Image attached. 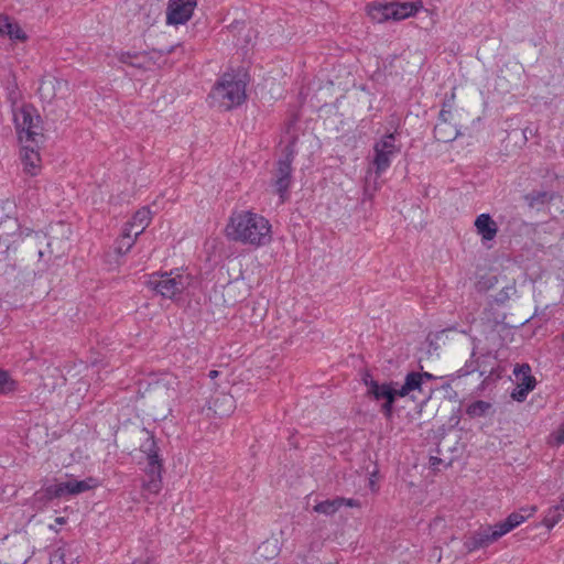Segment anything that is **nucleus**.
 <instances>
[{
  "mask_svg": "<svg viewBox=\"0 0 564 564\" xmlns=\"http://www.w3.org/2000/svg\"><path fill=\"white\" fill-rule=\"evenodd\" d=\"M228 241L259 249L273 240L271 221L252 208L234 209L224 227Z\"/></svg>",
  "mask_w": 564,
  "mask_h": 564,
  "instance_id": "1",
  "label": "nucleus"
},
{
  "mask_svg": "<svg viewBox=\"0 0 564 564\" xmlns=\"http://www.w3.org/2000/svg\"><path fill=\"white\" fill-rule=\"evenodd\" d=\"M145 286L165 300L178 301L193 284V275L183 268L145 275Z\"/></svg>",
  "mask_w": 564,
  "mask_h": 564,
  "instance_id": "2",
  "label": "nucleus"
},
{
  "mask_svg": "<svg viewBox=\"0 0 564 564\" xmlns=\"http://www.w3.org/2000/svg\"><path fill=\"white\" fill-rule=\"evenodd\" d=\"M209 97L224 110L241 106L247 99L246 75L235 72L223 74L213 87Z\"/></svg>",
  "mask_w": 564,
  "mask_h": 564,
  "instance_id": "3",
  "label": "nucleus"
},
{
  "mask_svg": "<svg viewBox=\"0 0 564 564\" xmlns=\"http://www.w3.org/2000/svg\"><path fill=\"white\" fill-rule=\"evenodd\" d=\"M536 512V507H523L517 512L510 513L507 519L495 525H488L480 529L476 533V544L487 545L490 544L501 536L506 535L513 529L521 525L527 519L531 518Z\"/></svg>",
  "mask_w": 564,
  "mask_h": 564,
  "instance_id": "4",
  "label": "nucleus"
},
{
  "mask_svg": "<svg viewBox=\"0 0 564 564\" xmlns=\"http://www.w3.org/2000/svg\"><path fill=\"white\" fill-rule=\"evenodd\" d=\"M12 116L18 143H28L42 139L41 118L32 106H14L12 108Z\"/></svg>",
  "mask_w": 564,
  "mask_h": 564,
  "instance_id": "5",
  "label": "nucleus"
},
{
  "mask_svg": "<svg viewBox=\"0 0 564 564\" xmlns=\"http://www.w3.org/2000/svg\"><path fill=\"white\" fill-rule=\"evenodd\" d=\"M367 387V393L376 401L380 402L381 411L386 419H391L393 415V403L397 398H399L398 393V382L395 381H386L379 382L377 380H365Z\"/></svg>",
  "mask_w": 564,
  "mask_h": 564,
  "instance_id": "6",
  "label": "nucleus"
},
{
  "mask_svg": "<svg viewBox=\"0 0 564 564\" xmlns=\"http://www.w3.org/2000/svg\"><path fill=\"white\" fill-rule=\"evenodd\" d=\"M400 152L394 133H387L373 144L372 165L377 175L384 173L391 165L394 156Z\"/></svg>",
  "mask_w": 564,
  "mask_h": 564,
  "instance_id": "7",
  "label": "nucleus"
},
{
  "mask_svg": "<svg viewBox=\"0 0 564 564\" xmlns=\"http://www.w3.org/2000/svg\"><path fill=\"white\" fill-rule=\"evenodd\" d=\"M19 160L25 175L30 177L40 175L43 169L41 139L28 143H19Z\"/></svg>",
  "mask_w": 564,
  "mask_h": 564,
  "instance_id": "8",
  "label": "nucleus"
},
{
  "mask_svg": "<svg viewBox=\"0 0 564 564\" xmlns=\"http://www.w3.org/2000/svg\"><path fill=\"white\" fill-rule=\"evenodd\" d=\"M292 158L285 156L278 161L276 171L274 173L272 185L279 195L281 203H284L290 196V188L293 183L292 177Z\"/></svg>",
  "mask_w": 564,
  "mask_h": 564,
  "instance_id": "9",
  "label": "nucleus"
},
{
  "mask_svg": "<svg viewBox=\"0 0 564 564\" xmlns=\"http://www.w3.org/2000/svg\"><path fill=\"white\" fill-rule=\"evenodd\" d=\"M145 473L148 480L142 485L143 490L151 495H158L162 488V464L154 443H152V447L148 452V467Z\"/></svg>",
  "mask_w": 564,
  "mask_h": 564,
  "instance_id": "10",
  "label": "nucleus"
},
{
  "mask_svg": "<svg viewBox=\"0 0 564 564\" xmlns=\"http://www.w3.org/2000/svg\"><path fill=\"white\" fill-rule=\"evenodd\" d=\"M196 0H169L166 8L167 25H184L193 17Z\"/></svg>",
  "mask_w": 564,
  "mask_h": 564,
  "instance_id": "11",
  "label": "nucleus"
},
{
  "mask_svg": "<svg viewBox=\"0 0 564 564\" xmlns=\"http://www.w3.org/2000/svg\"><path fill=\"white\" fill-rule=\"evenodd\" d=\"M44 497L47 500L74 496V477L66 475L65 480H58L54 484L46 485L43 488Z\"/></svg>",
  "mask_w": 564,
  "mask_h": 564,
  "instance_id": "12",
  "label": "nucleus"
},
{
  "mask_svg": "<svg viewBox=\"0 0 564 564\" xmlns=\"http://www.w3.org/2000/svg\"><path fill=\"white\" fill-rule=\"evenodd\" d=\"M474 226L482 242L494 240L499 230L498 224L487 213L478 215Z\"/></svg>",
  "mask_w": 564,
  "mask_h": 564,
  "instance_id": "13",
  "label": "nucleus"
},
{
  "mask_svg": "<svg viewBox=\"0 0 564 564\" xmlns=\"http://www.w3.org/2000/svg\"><path fill=\"white\" fill-rule=\"evenodd\" d=\"M0 36H8L12 42H26L28 34L15 21L0 13Z\"/></svg>",
  "mask_w": 564,
  "mask_h": 564,
  "instance_id": "14",
  "label": "nucleus"
},
{
  "mask_svg": "<svg viewBox=\"0 0 564 564\" xmlns=\"http://www.w3.org/2000/svg\"><path fill=\"white\" fill-rule=\"evenodd\" d=\"M151 209L149 207H142L133 214L132 218L124 225L123 228L139 237L151 224Z\"/></svg>",
  "mask_w": 564,
  "mask_h": 564,
  "instance_id": "15",
  "label": "nucleus"
},
{
  "mask_svg": "<svg viewBox=\"0 0 564 564\" xmlns=\"http://www.w3.org/2000/svg\"><path fill=\"white\" fill-rule=\"evenodd\" d=\"M392 2L373 1L367 4L366 13L375 23H383L393 20Z\"/></svg>",
  "mask_w": 564,
  "mask_h": 564,
  "instance_id": "16",
  "label": "nucleus"
},
{
  "mask_svg": "<svg viewBox=\"0 0 564 564\" xmlns=\"http://www.w3.org/2000/svg\"><path fill=\"white\" fill-rule=\"evenodd\" d=\"M63 88H67V82L54 76H48L41 82L39 91L42 98L51 100L59 97Z\"/></svg>",
  "mask_w": 564,
  "mask_h": 564,
  "instance_id": "17",
  "label": "nucleus"
},
{
  "mask_svg": "<svg viewBox=\"0 0 564 564\" xmlns=\"http://www.w3.org/2000/svg\"><path fill=\"white\" fill-rule=\"evenodd\" d=\"M392 8L393 21H401L414 17L421 11L423 9V2L421 0L413 2H392Z\"/></svg>",
  "mask_w": 564,
  "mask_h": 564,
  "instance_id": "18",
  "label": "nucleus"
},
{
  "mask_svg": "<svg viewBox=\"0 0 564 564\" xmlns=\"http://www.w3.org/2000/svg\"><path fill=\"white\" fill-rule=\"evenodd\" d=\"M424 382V375H420V372H409L405 376L404 383L398 384V393L399 398H404L410 395L412 392L421 391L422 384Z\"/></svg>",
  "mask_w": 564,
  "mask_h": 564,
  "instance_id": "19",
  "label": "nucleus"
},
{
  "mask_svg": "<svg viewBox=\"0 0 564 564\" xmlns=\"http://www.w3.org/2000/svg\"><path fill=\"white\" fill-rule=\"evenodd\" d=\"M517 378V386L532 391L535 388V378L531 375V368L528 364L518 365L513 371Z\"/></svg>",
  "mask_w": 564,
  "mask_h": 564,
  "instance_id": "20",
  "label": "nucleus"
},
{
  "mask_svg": "<svg viewBox=\"0 0 564 564\" xmlns=\"http://www.w3.org/2000/svg\"><path fill=\"white\" fill-rule=\"evenodd\" d=\"M137 238L138 236L123 228L120 238L116 241L117 253L126 254L133 247Z\"/></svg>",
  "mask_w": 564,
  "mask_h": 564,
  "instance_id": "21",
  "label": "nucleus"
},
{
  "mask_svg": "<svg viewBox=\"0 0 564 564\" xmlns=\"http://www.w3.org/2000/svg\"><path fill=\"white\" fill-rule=\"evenodd\" d=\"M564 512L562 505L553 506L545 512L542 524L551 530L562 520Z\"/></svg>",
  "mask_w": 564,
  "mask_h": 564,
  "instance_id": "22",
  "label": "nucleus"
},
{
  "mask_svg": "<svg viewBox=\"0 0 564 564\" xmlns=\"http://www.w3.org/2000/svg\"><path fill=\"white\" fill-rule=\"evenodd\" d=\"M235 410V400L230 394H223L215 401V413L219 416H226Z\"/></svg>",
  "mask_w": 564,
  "mask_h": 564,
  "instance_id": "23",
  "label": "nucleus"
},
{
  "mask_svg": "<svg viewBox=\"0 0 564 564\" xmlns=\"http://www.w3.org/2000/svg\"><path fill=\"white\" fill-rule=\"evenodd\" d=\"M101 485V481L96 477H87L83 480H78L74 477V496L80 495L83 492L94 490Z\"/></svg>",
  "mask_w": 564,
  "mask_h": 564,
  "instance_id": "24",
  "label": "nucleus"
},
{
  "mask_svg": "<svg viewBox=\"0 0 564 564\" xmlns=\"http://www.w3.org/2000/svg\"><path fill=\"white\" fill-rule=\"evenodd\" d=\"M18 390V382L9 371L0 370V395H9Z\"/></svg>",
  "mask_w": 564,
  "mask_h": 564,
  "instance_id": "25",
  "label": "nucleus"
},
{
  "mask_svg": "<svg viewBox=\"0 0 564 564\" xmlns=\"http://www.w3.org/2000/svg\"><path fill=\"white\" fill-rule=\"evenodd\" d=\"M343 507V500H339V497L325 500L314 506V511L317 513H323L325 516H332L336 513Z\"/></svg>",
  "mask_w": 564,
  "mask_h": 564,
  "instance_id": "26",
  "label": "nucleus"
},
{
  "mask_svg": "<svg viewBox=\"0 0 564 564\" xmlns=\"http://www.w3.org/2000/svg\"><path fill=\"white\" fill-rule=\"evenodd\" d=\"M446 111L442 110L440 113V122L435 126L434 132L437 140L443 142H448L454 140L457 137V131L454 130L448 135H444L443 131L446 128V118H445Z\"/></svg>",
  "mask_w": 564,
  "mask_h": 564,
  "instance_id": "27",
  "label": "nucleus"
},
{
  "mask_svg": "<svg viewBox=\"0 0 564 564\" xmlns=\"http://www.w3.org/2000/svg\"><path fill=\"white\" fill-rule=\"evenodd\" d=\"M490 408H491V404L489 402L478 400V401L470 403L467 406L466 412L469 416L479 417V416L485 415Z\"/></svg>",
  "mask_w": 564,
  "mask_h": 564,
  "instance_id": "28",
  "label": "nucleus"
},
{
  "mask_svg": "<svg viewBox=\"0 0 564 564\" xmlns=\"http://www.w3.org/2000/svg\"><path fill=\"white\" fill-rule=\"evenodd\" d=\"M546 443L551 447H561L564 445V421L549 434Z\"/></svg>",
  "mask_w": 564,
  "mask_h": 564,
  "instance_id": "29",
  "label": "nucleus"
},
{
  "mask_svg": "<svg viewBox=\"0 0 564 564\" xmlns=\"http://www.w3.org/2000/svg\"><path fill=\"white\" fill-rule=\"evenodd\" d=\"M66 555L67 544L57 546L50 554V564H65Z\"/></svg>",
  "mask_w": 564,
  "mask_h": 564,
  "instance_id": "30",
  "label": "nucleus"
},
{
  "mask_svg": "<svg viewBox=\"0 0 564 564\" xmlns=\"http://www.w3.org/2000/svg\"><path fill=\"white\" fill-rule=\"evenodd\" d=\"M10 221H11V224L14 227V231L12 232V236H17L18 237L12 242L22 241L25 237H29L31 235L32 230L29 229V228L22 229L21 226L18 224V221L15 219H12Z\"/></svg>",
  "mask_w": 564,
  "mask_h": 564,
  "instance_id": "31",
  "label": "nucleus"
},
{
  "mask_svg": "<svg viewBox=\"0 0 564 564\" xmlns=\"http://www.w3.org/2000/svg\"><path fill=\"white\" fill-rule=\"evenodd\" d=\"M530 392L531 391L517 386L516 389L512 391L511 397L513 400L522 402L527 399V397Z\"/></svg>",
  "mask_w": 564,
  "mask_h": 564,
  "instance_id": "32",
  "label": "nucleus"
},
{
  "mask_svg": "<svg viewBox=\"0 0 564 564\" xmlns=\"http://www.w3.org/2000/svg\"><path fill=\"white\" fill-rule=\"evenodd\" d=\"M339 500H343V507H349V508H359L360 507V502L356 499H351V498H339Z\"/></svg>",
  "mask_w": 564,
  "mask_h": 564,
  "instance_id": "33",
  "label": "nucleus"
},
{
  "mask_svg": "<svg viewBox=\"0 0 564 564\" xmlns=\"http://www.w3.org/2000/svg\"><path fill=\"white\" fill-rule=\"evenodd\" d=\"M65 523H66V518H64V517H57V518L55 519V524H51L48 528H50V530L57 532V531H58L57 527H58V525H63V524H65Z\"/></svg>",
  "mask_w": 564,
  "mask_h": 564,
  "instance_id": "34",
  "label": "nucleus"
},
{
  "mask_svg": "<svg viewBox=\"0 0 564 564\" xmlns=\"http://www.w3.org/2000/svg\"><path fill=\"white\" fill-rule=\"evenodd\" d=\"M134 564H153L151 558H145L144 561H135Z\"/></svg>",
  "mask_w": 564,
  "mask_h": 564,
  "instance_id": "35",
  "label": "nucleus"
},
{
  "mask_svg": "<svg viewBox=\"0 0 564 564\" xmlns=\"http://www.w3.org/2000/svg\"><path fill=\"white\" fill-rule=\"evenodd\" d=\"M420 375H424V379H427V380L433 379V376L429 372H420Z\"/></svg>",
  "mask_w": 564,
  "mask_h": 564,
  "instance_id": "36",
  "label": "nucleus"
},
{
  "mask_svg": "<svg viewBox=\"0 0 564 564\" xmlns=\"http://www.w3.org/2000/svg\"><path fill=\"white\" fill-rule=\"evenodd\" d=\"M217 376H218V371H217V370H212V371L209 372V377H210L212 379H215Z\"/></svg>",
  "mask_w": 564,
  "mask_h": 564,
  "instance_id": "37",
  "label": "nucleus"
},
{
  "mask_svg": "<svg viewBox=\"0 0 564 564\" xmlns=\"http://www.w3.org/2000/svg\"><path fill=\"white\" fill-rule=\"evenodd\" d=\"M441 521H442V520H440V519H435V520L433 521L432 525H437V524H438V522H441Z\"/></svg>",
  "mask_w": 564,
  "mask_h": 564,
  "instance_id": "38",
  "label": "nucleus"
},
{
  "mask_svg": "<svg viewBox=\"0 0 564 564\" xmlns=\"http://www.w3.org/2000/svg\"><path fill=\"white\" fill-rule=\"evenodd\" d=\"M560 503L562 505L563 512H564V496L561 498V502Z\"/></svg>",
  "mask_w": 564,
  "mask_h": 564,
  "instance_id": "39",
  "label": "nucleus"
},
{
  "mask_svg": "<svg viewBox=\"0 0 564 564\" xmlns=\"http://www.w3.org/2000/svg\"><path fill=\"white\" fill-rule=\"evenodd\" d=\"M562 338H563V340H564V334L562 335Z\"/></svg>",
  "mask_w": 564,
  "mask_h": 564,
  "instance_id": "40",
  "label": "nucleus"
}]
</instances>
